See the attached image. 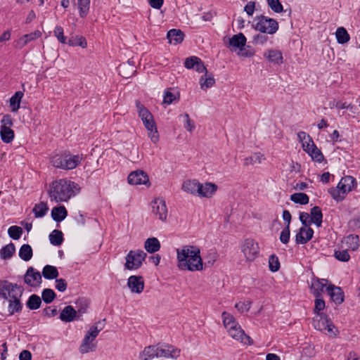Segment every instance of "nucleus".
<instances>
[{"mask_svg": "<svg viewBox=\"0 0 360 360\" xmlns=\"http://www.w3.org/2000/svg\"><path fill=\"white\" fill-rule=\"evenodd\" d=\"M77 5L80 18H86L89 12L90 0H77Z\"/></svg>", "mask_w": 360, "mask_h": 360, "instance_id": "41", "label": "nucleus"}, {"mask_svg": "<svg viewBox=\"0 0 360 360\" xmlns=\"http://www.w3.org/2000/svg\"><path fill=\"white\" fill-rule=\"evenodd\" d=\"M268 6L275 13H282L283 7L279 0H267Z\"/></svg>", "mask_w": 360, "mask_h": 360, "instance_id": "53", "label": "nucleus"}, {"mask_svg": "<svg viewBox=\"0 0 360 360\" xmlns=\"http://www.w3.org/2000/svg\"><path fill=\"white\" fill-rule=\"evenodd\" d=\"M246 37L243 33L234 34L229 39V47L231 51H242V48L245 46Z\"/></svg>", "mask_w": 360, "mask_h": 360, "instance_id": "21", "label": "nucleus"}, {"mask_svg": "<svg viewBox=\"0 0 360 360\" xmlns=\"http://www.w3.org/2000/svg\"><path fill=\"white\" fill-rule=\"evenodd\" d=\"M68 44L69 46H79L82 48H85L87 46L86 40L82 36H76L75 37L70 38L68 40Z\"/></svg>", "mask_w": 360, "mask_h": 360, "instance_id": "50", "label": "nucleus"}, {"mask_svg": "<svg viewBox=\"0 0 360 360\" xmlns=\"http://www.w3.org/2000/svg\"><path fill=\"white\" fill-rule=\"evenodd\" d=\"M77 307V319L82 321V315L87 312L89 306V302L84 297H79L75 302Z\"/></svg>", "mask_w": 360, "mask_h": 360, "instance_id": "29", "label": "nucleus"}, {"mask_svg": "<svg viewBox=\"0 0 360 360\" xmlns=\"http://www.w3.org/2000/svg\"><path fill=\"white\" fill-rule=\"evenodd\" d=\"M326 291L330 297L331 300L335 304H341L345 300V294L340 287L335 286L333 284H330L326 288Z\"/></svg>", "mask_w": 360, "mask_h": 360, "instance_id": "18", "label": "nucleus"}, {"mask_svg": "<svg viewBox=\"0 0 360 360\" xmlns=\"http://www.w3.org/2000/svg\"><path fill=\"white\" fill-rule=\"evenodd\" d=\"M255 24L252 25L254 29L262 33L274 34L278 30V22L274 18L266 17L264 15L255 17Z\"/></svg>", "mask_w": 360, "mask_h": 360, "instance_id": "6", "label": "nucleus"}, {"mask_svg": "<svg viewBox=\"0 0 360 360\" xmlns=\"http://www.w3.org/2000/svg\"><path fill=\"white\" fill-rule=\"evenodd\" d=\"M146 257L147 254L143 250H130L125 257V269L128 270L139 269L142 266Z\"/></svg>", "mask_w": 360, "mask_h": 360, "instance_id": "7", "label": "nucleus"}, {"mask_svg": "<svg viewBox=\"0 0 360 360\" xmlns=\"http://www.w3.org/2000/svg\"><path fill=\"white\" fill-rule=\"evenodd\" d=\"M152 212L161 221H165L167 217V208L162 198H156L151 202Z\"/></svg>", "mask_w": 360, "mask_h": 360, "instance_id": "13", "label": "nucleus"}, {"mask_svg": "<svg viewBox=\"0 0 360 360\" xmlns=\"http://www.w3.org/2000/svg\"><path fill=\"white\" fill-rule=\"evenodd\" d=\"M157 345L146 347L143 351L140 354V359L142 360H150L155 357H158Z\"/></svg>", "mask_w": 360, "mask_h": 360, "instance_id": "31", "label": "nucleus"}, {"mask_svg": "<svg viewBox=\"0 0 360 360\" xmlns=\"http://www.w3.org/2000/svg\"><path fill=\"white\" fill-rule=\"evenodd\" d=\"M24 289L22 288L17 292H13L11 295V299L9 300L8 304V312L9 315H13L15 313L20 312L22 309V304L20 301V297L22 295Z\"/></svg>", "mask_w": 360, "mask_h": 360, "instance_id": "15", "label": "nucleus"}, {"mask_svg": "<svg viewBox=\"0 0 360 360\" xmlns=\"http://www.w3.org/2000/svg\"><path fill=\"white\" fill-rule=\"evenodd\" d=\"M184 37V33L181 30L177 29H172L167 34L168 42L174 45L181 43Z\"/></svg>", "mask_w": 360, "mask_h": 360, "instance_id": "27", "label": "nucleus"}, {"mask_svg": "<svg viewBox=\"0 0 360 360\" xmlns=\"http://www.w3.org/2000/svg\"><path fill=\"white\" fill-rule=\"evenodd\" d=\"M346 245L349 250L356 251L359 247V237L358 235L350 234L346 237Z\"/></svg>", "mask_w": 360, "mask_h": 360, "instance_id": "48", "label": "nucleus"}, {"mask_svg": "<svg viewBox=\"0 0 360 360\" xmlns=\"http://www.w3.org/2000/svg\"><path fill=\"white\" fill-rule=\"evenodd\" d=\"M265 34L266 33L261 32L260 34L255 35L253 37V43L259 45H263L265 43H266V41L269 39V37Z\"/></svg>", "mask_w": 360, "mask_h": 360, "instance_id": "60", "label": "nucleus"}, {"mask_svg": "<svg viewBox=\"0 0 360 360\" xmlns=\"http://www.w3.org/2000/svg\"><path fill=\"white\" fill-rule=\"evenodd\" d=\"M195 70L200 73H203L199 80V84L202 90L206 91L207 89L215 84V79L212 72H210L207 69Z\"/></svg>", "mask_w": 360, "mask_h": 360, "instance_id": "17", "label": "nucleus"}, {"mask_svg": "<svg viewBox=\"0 0 360 360\" xmlns=\"http://www.w3.org/2000/svg\"><path fill=\"white\" fill-rule=\"evenodd\" d=\"M144 279L141 276H131L127 281V286L131 292L140 294L144 289Z\"/></svg>", "mask_w": 360, "mask_h": 360, "instance_id": "19", "label": "nucleus"}, {"mask_svg": "<svg viewBox=\"0 0 360 360\" xmlns=\"http://www.w3.org/2000/svg\"><path fill=\"white\" fill-rule=\"evenodd\" d=\"M314 230L311 227H301L297 231L295 235V243L297 245L306 244L311 240L314 236Z\"/></svg>", "mask_w": 360, "mask_h": 360, "instance_id": "20", "label": "nucleus"}, {"mask_svg": "<svg viewBox=\"0 0 360 360\" xmlns=\"http://www.w3.org/2000/svg\"><path fill=\"white\" fill-rule=\"evenodd\" d=\"M49 210V207L47 204L44 202H41L39 203L35 204L32 212L34 214V217L36 218H41L44 217Z\"/></svg>", "mask_w": 360, "mask_h": 360, "instance_id": "46", "label": "nucleus"}, {"mask_svg": "<svg viewBox=\"0 0 360 360\" xmlns=\"http://www.w3.org/2000/svg\"><path fill=\"white\" fill-rule=\"evenodd\" d=\"M56 297V294L53 290L51 288H45L41 292V299L46 303H51Z\"/></svg>", "mask_w": 360, "mask_h": 360, "instance_id": "49", "label": "nucleus"}, {"mask_svg": "<svg viewBox=\"0 0 360 360\" xmlns=\"http://www.w3.org/2000/svg\"><path fill=\"white\" fill-rule=\"evenodd\" d=\"M41 304V299L39 295L36 294L30 295L26 302L27 307L30 310L38 309Z\"/></svg>", "mask_w": 360, "mask_h": 360, "instance_id": "44", "label": "nucleus"}, {"mask_svg": "<svg viewBox=\"0 0 360 360\" xmlns=\"http://www.w3.org/2000/svg\"><path fill=\"white\" fill-rule=\"evenodd\" d=\"M0 136L4 143H9L14 139V131L9 127L1 126Z\"/></svg>", "mask_w": 360, "mask_h": 360, "instance_id": "34", "label": "nucleus"}, {"mask_svg": "<svg viewBox=\"0 0 360 360\" xmlns=\"http://www.w3.org/2000/svg\"><path fill=\"white\" fill-rule=\"evenodd\" d=\"M334 257L336 259L344 262H348L350 259V255L348 253L347 250H335L334 252Z\"/></svg>", "mask_w": 360, "mask_h": 360, "instance_id": "54", "label": "nucleus"}, {"mask_svg": "<svg viewBox=\"0 0 360 360\" xmlns=\"http://www.w3.org/2000/svg\"><path fill=\"white\" fill-rule=\"evenodd\" d=\"M357 186V182L352 176H345L341 178L338 186L328 189L331 197L337 202L342 201L346 195Z\"/></svg>", "mask_w": 360, "mask_h": 360, "instance_id": "4", "label": "nucleus"}, {"mask_svg": "<svg viewBox=\"0 0 360 360\" xmlns=\"http://www.w3.org/2000/svg\"><path fill=\"white\" fill-rule=\"evenodd\" d=\"M309 223L314 224L316 226L321 227L323 221V213L321 209L319 206H314L310 211Z\"/></svg>", "mask_w": 360, "mask_h": 360, "instance_id": "28", "label": "nucleus"}, {"mask_svg": "<svg viewBox=\"0 0 360 360\" xmlns=\"http://www.w3.org/2000/svg\"><path fill=\"white\" fill-rule=\"evenodd\" d=\"M157 347H158V358H176L180 354L179 349L174 348V346L169 344L158 343L157 344Z\"/></svg>", "mask_w": 360, "mask_h": 360, "instance_id": "16", "label": "nucleus"}, {"mask_svg": "<svg viewBox=\"0 0 360 360\" xmlns=\"http://www.w3.org/2000/svg\"><path fill=\"white\" fill-rule=\"evenodd\" d=\"M20 258L25 262L30 260L33 256L32 247L28 244H23L18 252Z\"/></svg>", "mask_w": 360, "mask_h": 360, "instance_id": "39", "label": "nucleus"}, {"mask_svg": "<svg viewBox=\"0 0 360 360\" xmlns=\"http://www.w3.org/2000/svg\"><path fill=\"white\" fill-rule=\"evenodd\" d=\"M51 215L52 219L58 223L65 219L68 216V211L63 205L54 207L51 210Z\"/></svg>", "mask_w": 360, "mask_h": 360, "instance_id": "30", "label": "nucleus"}, {"mask_svg": "<svg viewBox=\"0 0 360 360\" xmlns=\"http://www.w3.org/2000/svg\"><path fill=\"white\" fill-rule=\"evenodd\" d=\"M49 237L51 244L55 246H60L64 240L63 232L58 229L53 230Z\"/></svg>", "mask_w": 360, "mask_h": 360, "instance_id": "40", "label": "nucleus"}, {"mask_svg": "<svg viewBox=\"0 0 360 360\" xmlns=\"http://www.w3.org/2000/svg\"><path fill=\"white\" fill-rule=\"evenodd\" d=\"M176 258L181 270L197 271L203 269L200 250L197 246L184 245L181 250L177 249Z\"/></svg>", "mask_w": 360, "mask_h": 360, "instance_id": "1", "label": "nucleus"}, {"mask_svg": "<svg viewBox=\"0 0 360 360\" xmlns=\"http://www.w3.org/2000/svg\"><path fill=\"white\" fill-rule=\"evenodd\" d=\"M54 35L56 37L58 40L62 43V44H66V37L64 36L63 34V28L60 26L57 25L54 29Z\"/></svg>", "mask_w": 360, "mask_h": 360, "instance_id": "59", "label": "nucleus"}, {"mask_svg": "<svg viewBox=\"0 0 360 360\" xmlns=\"http://www.w3.org/2000/svg\"><path fill=\"white\" fill-rule=\"evenodd\" d=\"M297 137L300 139V141H301L302 142H303L304 140L307 139L309 141V142L311 143V146L313 148H311V150H310V153L309 155L311 156V159L314 161H316L319 163H321L323 161L324 155L321 153V150L317 148V146L315 145L313 139L309 134H307L304 131H299L297 133Z\"/></svg>", "mask_w": 360, "mask_h": 360, "instance_id": "10", "label": "nucleus"}, {"mask_svg": "<svg viewBox=\"0 0 360 360\" xmlns=\"http://www.w3.org/2000/svg\"><path fill=\"white\" fill-rule=\"evenodd\" d=\"M99 323H101V321H98L95 325L91 326L89 330L86 333V335L91 338V342L96 339L99 332L103 329V328H98V324Z\"/></svg>", "mask_w": 360, "mask_h": 360, "instance_id": "57", "label": "nucleus"}, {"mask_svg": "<svg viewBox=\"0 0 360 360\" xmlns=\"http://www.w3.org/2000/svg\"><path fill=\"white\" fill-rule=\"evenodd\" d=\"M264 57L274 65H279L283 63V54L277 49L268 50L264 52Z\"/></svg>", "mask_w": 360, "mask_h": 360, "instance_id": "25", "label": "nucleus"}, {"mask_svg": "<svg viewBox=\"0 0 360 360\" xmlns=\"http://www.w3.org/2000/svg\"><path fill=\"white\" fill-rule=\"evenodd\" d=\"M22 288L17 283H12L7 280H0V298L8 300V296L13 295V292H17Z\"/></svg>", "mask_w": 360, "mask_h": 360, "instance_id": "11", "label": "nucleus"}, {"mask_svg": "<svg viewBox=\"0 0 360 360\" xmlns=\"http://www.w3.org/2000/svg\"><path fill=\"white\" fill-rule=\"evenodd\" d=\"M326 307V303L325 301L323 300L321 297H315L314 300V308L313 309L314 314H316V319H321L322 317V315H327L326 314L323 313L322 311Z\"/></svg>", "mask_w": 360, "mask_h": 360, "instance_id": "37", "label": "nucleus"}, {"mask_svg": "<svg viewBox=\"0 0 360 360\" xmlns=\"http://www.w3.org/2000/svg\"><path fill=\"white\" fill-rule=\"evenodd\" d=\"M41 32L39 30H35L33 32L24 34V39L27 41V44L41 37Z\"/></svg>", "mask_w": 360, "mask_h": 360, "instance_id": "61", "label": "nucleus"}, {"mask_svg": "<svg viewBox=\"0 0 360 360\" xmlns=\"http://www.w3.org/2000/svg\"><path fill=\"white\" fill-rule=\"evenodd\" d=\"M79 186L70 180L60 179L50 185L49 195L51 201L67 202L80 191Z\"/></svg>", "mask_w": 360, "mask_h": 360, "instance_id": "2", "label": "nucleus"}, {"mask_svg": "<svg viewBox=\"0 0 360 360\" xmlns=\"http://www.w3.org/2000/svg\"><path fill=\"white\" fill-rule=\"evenodd\" d=\"M41 275L47 280H52L56 279L59 273L56 266L47 264L44 266Z\"/></svg>", "mask_w": 360, "mask_h": 360, "instance_id": "35", "label": "nucleus"}, {"mask_svg": "<svg viewBox=\"0 0 360 360\" xmlns=\"http://www.w3.org/2000/svg\"><path fill=\"white\" fill-rule=\"evenodd\" d=\"M176 99V96L169 89L165 91L163 103L167 105L171 104Z\"/></svg>", "mask_w": 360, "mask_h": 360, "instance_id": "62", "label": "nucleus"}, {"mask_svg": "<svg viewBox=\"0 0 360 360\" xmlns=\"http://www.w3.org/2000/svg\"><path fill=\"white\" fill-rule=\"evenodd\" d=\"M327 281H328L326 279H320L317 277L312 278L311 285L309 287L311 293L315 297H321L323 288L326 286V283H324L323 282Z\"/></svg>", "mask_w": 360, "mask_h": 360, "instance_id": "22", "label": "nucleus"}, {"mask_svg": "<svg viewBox=\"0 0 360 360\" xmlns=\"http://www.w3.org/2000/svg\"><path fill=\"white\" fill-rule=\"evenodd\" d=\"M290 199L295 203L305 205L309 203V198L304 193H295L290 195Z\"/></svg>", "mask_w": 360, "mask_h": 360, "instance_id": "47", "label": "nucleus"}, {"mask_svg": "<svg viewBox=\"0 0 360 360\" xmlns=\"http://www.w3.org/2000/svg\"><path fill=\"white\" fill-rule=\"evenodd\" d=\"M22 229L18 226H11L8 230V234L13 240H18L22 234Z\"/></svg>", "mask_w": 360, "mask_h": 360, "instance_id": "51", "label": "nucleus"}, {"mask_svg": "<svg viewBox=\"0 0 360 360\" xmlns=\"http://www.w3.org/2000/svg\"><path fill=\"white\" fill-rule=\"evenodd\" d=\"M67 282L64 278H56V288L59 292H64L67 289Z\"/></svg>", "mask_w": 360, "mask_h": 360, "instance_id": "63", "label": "nucleus"}, {"mask_svg": "<svg viewBox=\"0 0 360 360\" xmlns=\"http://www.w3.org/2000/svg\"><path fill=\"white\" fill-rule=\"evenodd\" d=\"M290 226H285L280 234L279 240L283 244H288L290 241Z\"/></svg>", "mask_w": 360, "mask_h": 360, "instance_id": "56", "label": "nucleus"}, {"mask_svg": "<svg viewBox=\"0 0 360 360\" xmlns=\"http://www.w3.org/2000/svg\"><path fill=\"white\" fill-rule=\"evenodd\" d=\"M338 43L344 44L349 41L350 37L347 30L343 27H340L335 32Z\"/></svg>", "mask_w": 360, "mask_h": 360, "instance_id": "45", "label": "nucleus"}, {"mask_svg": "<svg viewBox=\"0 0 360 360\" xmlns=\"http://www.w3.org/2000/svg\"><path fill=\"white\" fill-rule=\"evenodd\" d=\"M259 250L258 243L252 238H246L241 247V251L248 262H252L257 258Z\"/></svg>", "mask_w": 360, "mask_h": 360, "instance_id": "9", "label": "nucleus"}, {"mask_svg": "<svg viewBox=\"0 0 360 360\" xmlns=\"http://www.w3.org/2000/svg\"><path fill=\"white\" fill-rule=\"evenodd\" d=\"M310 215L307 212H302L300 213V221L302 223V224L304 226L303 227H309L311 225V223H309V218Z\"/></svg>", "mask_w": 360, "mask_h": 360, "instance_id": "64", "label": "nucleus"}, {"mask_svg": "<svg viewBox=\"0 0 360 360\" xmlns=\"http://www.w3.org/2000/svg\"><path fill=\"white\" fill-rule=\"evenodd\" d=\"M82 160V158L79 155H72L69 152L65 151L53 155L51 158V163L54 167L70 170L76 168Z\"/></svg>", "mask_w": 360, "mask_h": 360, "instance_id": "5", "label": "nucleus"}, {"mask_svg": "<svg viewBox=\"0 0 360 360\" xmlns=\"http://www.w3.org/2000/svg\"><path fill=\"white\" fill-rule=\"evenodd\" d=\"M329 106L330 108H336L338 109H351L352 108V105L350 103H347V102H341L340 101H333L330 102Z\"/></svg>", "mask_w": 360, "mask_h": 360, "instance_id": "58", "label": "nucleus"}, {"mask_svg": "<svg viewBox=\"0 0 360 360\" xmlns=\"http://www.w3.org/2000/svg\"><path fill=\"white\" fill-rule=\"evenodd\" d=\"M41 281L40 272L32 266L28 267L24 276V282L30 287H38Z\"/></svg>", "mask_w": 360, "mask_h": 360, "instance_id": "12", "label": "nucleus"}, {"mask_svg": "<svg viewBox=\"0 0 360 360\" xmlns=\"http://www.w3.org/2000/svg\"><path fill=\"white\" fill-rule=\"evenodd\" d=\"M313 324L314 328L319 330H327V335L331 338L337 337L340 333L328 315H322L321 319L313 318Z\"/></svg>", "mask_w": 360, "mask_h": 360, "instance_id": "8", "label": "nucleus"}, {"mask_svg": "<svg viewBox=\"0 0 360 360\" xmlns=\"http://www.w3.org/2000/svg\"><path fill=\"white\" fill-rule=\"evenodd\" d=\"M184 68H206L202 60L198 56H193L186 58L184 61Z\"/></svg>", "mask_w": 360, "mask_h": 360, "instance_id": "36", "label": "nucleus"}, {"mask_svg": "<svg viewBox=\"0 0 360 360\" xmlns=\"http://www.w3.org/2000/svg\"><path fill=\"white\" fill-rule=\"evenodd\" d=\"M128 183L131 185H150L147 174L143 170L131 172L127 178Z\"/></svg>", "mask_w": 360, "mask_h": 360, "instance_id": "14", "label": "nucleus"}, {"mask_svg": "<svg viewBox=\"0 0 360 360\" xmlns=\"http://www.w3.org/2000/svg\"><path fill=\"white\" fill-rule=\"evenodd\" d=\"M135 104L139 117L148 131V136L156 143L159 141V134L153 114L139 101L136 100Z\"/></svg>", "mask_w": 360, "mask_h": 360, "instance_id": "3", "label": "nucleus"}, {"mask_svg": "<svg viewBox=\"0 0 360 360\" xmlns=\"http://www.w3.org/2000/svg\"><path fill=\"white\" fill-rule=\"evenodd\" d=\"M96 345L91 342V338L87 335H85L79 348V352L85 354L89 352H94L96 350Z\"/></svg>", "mask_w": 360, "mask_h": 360, "instance_id": "33", "label": "nucleus"}, {"mask_svg": "<svg viewBox=\"0 0 360 360\" xmlns=\"http://www.w3.org/2000/svg\"><path fill=\"white\" fill-rule=\"evenodd\" d=\"M217 190V186L213 183L200 184L198 196L201 198H211Z\"/></svg>", "mask_w": 360, "mask_h": 360, "instance_id": "24", "label": "nucleus"}, {"mask_svg": "<svg viewBox=\"0 0 360 360\" xmlns=\"http://www.w3.org/2000/svg\"><path fill=\"white\" fill-rule=\"evenodd\" d=\"M221 317L224 326L227 330L238 326V323L236 322L235 318L229 313L224 311L221 314Z\"/></svg>", "mask_w": 360, "mask_h": 360, "instance_id": "43", "label": "nucleus"}, {"mask_svg": "<svg viewBox=\"0 0 360 360\" xmlns=\"http://www.w3.org/2000/svg\"><path fill=\"white\" fill-rule=\"evenodd\" d=\"M280 266L278 257L274 254L270 255L269 258V270L272 272H276L279 270Z\"/></svg>", "mask_w": 360, "mask_h": 360, "instance_id": "52", "label": "nucleus"}, {"mask_svg": "<svg viewBox=\"0 0 360 360\" xmlns=\"http://www.w3.org/2000/svg\"><path fill=\"white\" fill-rule=\"evenodd\" d=\"M146 250L149 253H155L160 250L161 245L157 238L152 237L146 239L144 243Z\"/></svg>", "mask_w": 360, "mask_h": 360, "instance_id": "32", "label": "nucleus"}, {"mask_svg": "<svg viewBox=\"0 0 360 360\" xmlns=\"http://www.w3.org/2000/svg\"><path fill=\"white\" fill-rule=\"evenodd\" d=\"M228 332L233 338L237 340H240L241 337L243 335H245L244 330H242L238 325V326H235L232 329H229Z\"/></svg>", "mask_w": 360, "mask_h": 360, "instance_id": "55", "label": "nucleus"}, {"mask_svg": "<svg viewBox=\"0 0 360 360\" xmlns=\"http://www.w3.org/2000/svg\"><path fill=\"white\" fill-rule=\"evenodd\" d=\"M15 252V245L11 242L9 244L2 247L0 250V257L3 259H8L12 257Z\"/></svg>", "mask_w": 360, "mask_h": 360, "instance_id": "42", "label": "nucleus"}, {"mask_svg": "<svg viewBox=\"0 0 360 360\" xmlns=\"http://www.w3.org/2000/svg\"><path fill=\"white\" fill-rule=\"evenodd\" d=\"M59 319L65 323H70L75 320H78L76 309H75V308L71 305L65 307L60 311Z\"/></svg>", "mask_w": 360, "mask_h": 360, "instance_id": "23", "label": "nucleus"}, {"mask_svg": "<svg viewBox=\"0 0 360 360\" xmlns=\"http://www.w3.org/2000/svg\"><path fill=\"white\" fill-rule=\"evenodd\" d=\"M200 186V183L198 181L188 179L183 183L182 189L186 193L198 196Z\"/></svg>", "mask_w": 360, "mask_h": 360, "instance_id": "26", "label": "nucleus"}, {"mask_svg": "<svg viewBox=\"0 0 360 360\" xmlns=\"http://www.w3.org/2000/svg\"><path fill=\"white\" fill-rule=\"evenodd\" d=\"M24 96L21 91H16L10 98V106L12 112H17L20 108V102Z\"/></svg>", "mask_w": 360, "mask_h": 360, "instance_id": "38", "label": "nucleus"}]
</instances>
